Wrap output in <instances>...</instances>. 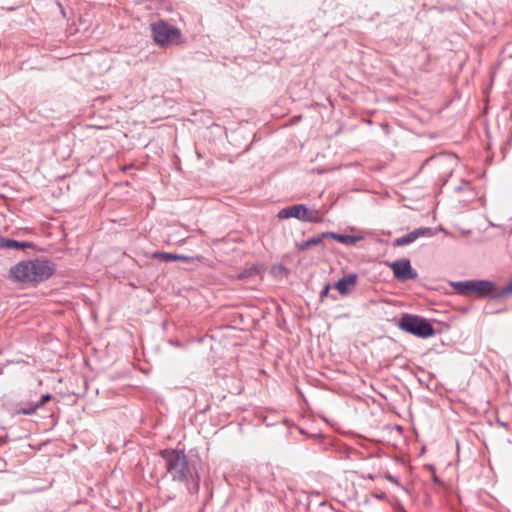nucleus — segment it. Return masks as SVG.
Wrapping results in <instances>:
<instances>
[{
	"mask_svg": "<svg viewBox=\"0 0 512 512\" xmlns=\"http://www.w3.org/2000/svg\"><path fill=\"white\" fill-rule=\"evenodd\" d=\"M153 39L159 46H173L184 42L181 31L163 21L152 24Z\"/></svg>",
	"mask_w": 512,
	"mask_h": 512,
	"instance_id": "7ed1b4c3",
	"label": "nucleus"
},
{
	"mask_svg": "<svg viewBox=\"0 0 512 512\" xmlns=\"http://www.w3.org/2000/svg\"><path fill=\"white\" fill-rule=\"evenodd\" d=\"M455 286L458 292L463 295H473L479 298H501V295H496L500 288H497L493 282L488 280H470L459 282Z\"/></svg>",
	"mask_w": 512,
	"mask_h": 512,
	"instance_id": "f03ea898",
	"label": "nucleus"
},
{
	"mask_svg": "<svg viewBox=\"0 0 512 512\" xmlns=\"http://www.w3.org/2000/svg\"><path fill=\"white\" fill-rule=\"evenodd\" d=\"M323 236H327V238L334 239V240H336L342 244H346V245H352L358 241V239L355 236L341 235V234H336L334 232H323Z\"/></svg>",
	"mask_w": 512,
	"mask_h": 512,
	"instance_id": "ddd939ff",
	"label": "nucleus"
},
{
	"mask_svg": "<svg viewBox=\"0 0 512 512\" xmlns=\"http://www.w3.org/2000/svg\"><path fill=\"white\" fill-rule=\"evenodd\" d=\"M32 248V242L17 241L0 236V249H27Z\"/></svg>",
	"mask_w": 512,
	"mask_h": 512,
	"instance_id": "9b49d317",
	"label": "nucleus"
},
{
	"mask_svg": "<svg viewBox=\"0 0 512 512\" xmlns=\"http://www.w3.org/2000/svg\"><path fill=\"white\" fill-rule=\"evenodd\" d=\"M58 6L60 8V12H61L62 16L65 17L66 15H65V11H64L63 7L60 4H58Z\"/></svg>",
	"mask_w": 512,
	"mask_h": 512,
	"instance_id": "6ab92c4d",
	"label": "nucleus"
},
{
	"mask_svg": "<svg viewBox=\"0 0 512 512\" xmlns=\"http://www.w3.org/2000/svg\"><path fill=\"white\" fill-rule=\"evenodd\" d=\"M509 294H512V279L505 287L499 289V293L497 295H501L502 298Z\"/></svg>",
	"mask_w": 512,
	"mask_h": 512,
	"instance_id": "2eb2a0df",
	"label": "nucleus"
},
{
	"mask_svg": "<svg viewBox=\"0 0 512 512\" xmlns=\"http://www.w3.org/2000/svg\"><path fill=\"white\" fill-rule=\"evenodd\" d=\"M277 217L281 220L296 218L300 221L311 223H320L323 221V216L319 210L309 209L303 204H297L283 208L279 211Z\"/></svg>",
	"mask_w": 512,
	"mask_h": 512,
	"instance_id": "39448f33",
	"label": "nucleus"
},
{
	"mask_svg": "<svg viewBox=\"0 0 512 512\" xmlns=\"http://www.w3.org/2000/svg\"><path fill=\"white\" fill-rule=\"evenodd\" d=\"M8 277L16 284L32 283V260H23L12 266Z\"/></svg>",
	"mask_w": 512,
	"mask_h": 512,
	"instance_id": "423d86ee",
	"label": "nucleus"
},
{
	"mask_svg": "<svg viewBox=\"0 0 512 512\" xmlns=\"http://www.w3.org/2000/svg\"><path fill=\"white\" fill-rule=\"evenodd\" d=\"M156 258H159L164 261H183V262H193V261H201V256H195V257H189L184 255H178V254H171V253H156L154 255Z\"/></svg>",
	"mask_w": 512,
	"mask_h": 512,
	"instance_id": "f8f14e48",
	"label": "nucleus"
},
{
	"mask_svg": "<svg viewBox=\"0 0 512 512\" xmlns=\"http://www.w3.org/2000/svg\"><path fill=\"white\" fill-rule=\"evenodd\" d=\"M423 236H431V229L430 228L416 229V230L408 233L407 235H404V236L394 240L393 245L396 247L405 246V245H408V244L414 242L419 237H423Z\"/></svg>",
	"mask_w": 512,
	"mask_h": 512,
	"instance_id": "1a4fd4ad",
	"label": "nucleus"
},
{
	"mask_svg": "<svg viewBox=\"0 0 512 512\" xmlns=\"http://www.w3.org/2000/svg\"><path fill=\"white\" fill-rule=\"evenodd\" d=\"M161 456L165 460L167 473L172 480L186 482L193 478V472L188 464V459L184 452L179 450H163Z\"/></svg>",
	"mask_w": 512,
	"mask_h": 512,
	"instance_id": "f257e3e1",
	"label": "nucleus"
},
{
	"mask_svg": "<svg viewBox=\"0 0 512 512\" xmlns=\"http://www.w3.org/2000/svg\"><path fill=\"white\" fill-rule=\"evenodd\" d=\"M329 290H330V285H329V284H327V285L324 287V289H323V291H322V293H321V297H322V298H323V297H327V296H328V293H329Z\"/></svg>",
	"mask_w": 512,
	"mask_h": 512,
	"instance_id": "f3484780",
	"label": "nucleus"
},
{
	"mask_svg": "<svg viewBox=\"0 0 512 512\" xmlns=\"http://www.w3.org/2000/svg\"><path fill=\"white\" fill-rule=\"evenodd\" d=\"M324 238H327V236H323V233H322L321 235L312 237V238L308 239L307 241H304V242L298 244L297 247L300 251H304L312 246L321 244V242Z\"/></svg>",
	"mask_w": 512,
	"mask_h": 512,
	"instance_id": "4468645a",
	"label": "nucleus"
},
{
	"mask_svg": "<svg viewBox=\"0 0 512 512\" xmlns=\"http://www.w3.org/2000/svg\"><path fill=\"white\" fill-rule=\"evenodd\" d=\"M394 277L401 282L414 280L417 278V272L412 268L408 259H401L388 263Z\"/></svg>",
	"mask_w": 512,
	"mask_h": 512,
	"instance_id": "0eeeda50",
	"label": "nucleus"
},
{
	"mask_svg": "<svg viewBox=\"0 0 512 512\" xmlns=\"http://www.w3.org/2000/svg\"><path fill=\"white\" fill-rule=\"evenodd\" d=\"M15 413L16 414L31 415L32 414V405L30 404V405H28L25 408L18 409Z\"/></svg>",
	"mask_w": 512,
	"mask_h": 512,
	"instance_id": "dca6fc26",
	"label": "nucleus"
},
{
	"mask_svg": "<svg viewBox=\"0 0 512 512\" xmlns=\"http://www.w3.org/2000/svg\"><path fill=\"white\" fill-rule=\"evenodd\" d=\"M55 265L45 259L34 260V282L44 281L53 275Z\"/></svg>",
	"mask_w": 512,
	"mask_h": 512,
	"instance_id": "6e6552de",
	"label": "nucleus"
},
{
	"mask_svg": "<svg viewBox=\"0 0 512 512\" xmlns=\"http://www.w3.org/2000/svg\"><path fill=\"white\" fill-rule=\"evenodd\" d=\"M398 326L401 330L420 338L431 337L435 333L434 328L426 319L416 315H403Z\"/></svg>",
	"mask_w": 512,
	"mask_h": 512,
	"instance_id": "20e7f679",
	"label": "nucleus"
},
{
	"mask_svg": "<svg viewBox=\"0 0 512 512\" xmlns=\"http://www.w3.org/2000/svg\"><path fill=\"white\" fill-rule=\"evenodd\" d=\"M357 275L349 274L343 278H341L336 284L335 288L339 291L341 295H346L349 293L351 288L356 285Z\"/></svg>",
	"mask_w": 512,
	"mask_h": 512,
	"instance_id": "9d476101",
	"label": "nucleus"
},
{
	"mask_svg": "<svg viewBox=\"0 0 512 512\" xmlns=\"http://www.w3.org/2000/svg\"><path fill=\"white\" fill-rule=\"evenodd\" d=\"M50 398H51V397H50V395H48V394H47V395H44V396L42 397L41 405H43L44 403H46L47 401H49V400H50Z\"/></svg>",
	"mask_w": 512,
	"mask_h": 512,
	"instance_id": "a211bd4d",
	"label": "nucleus"
}]
</instances>
